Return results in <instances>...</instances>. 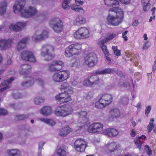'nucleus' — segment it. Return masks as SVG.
<instances>
[{
    "instance_id": "ea45409f",
    "label": "nucleus",
    "mask_w": 156,
    "mask_h": 156,
    "mask_svg": "<svg viewBox=\"0 0 156 156\" xmlns=\"http://www.w3.org/2000/svg\"><path fill=\"white\" fill-rule=\"evenodd\" d=\"M44 98L42 97H36L34 99V101L35 104L39 105L44 101Z\"/></svg>"
},
{
    "instance_id": "c85d7f7f",
    "label": "nucleus",
    "mask_w": 156,
    "mask_h": 156,
    "mask_svg": "<svg viewBox=\"0 0 156 156\" xmlns=\"http://www.w3.org/2000/svg\"><path fill=\"white\" fill-rule=\"evenodd\" d=\"M40 113L45 116L50 115L52 113L51 108L49 106H44L41 109Z\"/></svg>"
},
{
    "instance_id": "a19ab883",
    "label": "nucleus",
    "mask_w": 156,
    "mask_h": 156,
    "mask_svg": "<svg viewBox=\"0 0 156 156\" xmlns=\"http://www.w3.org/2000/svg\"><path fill=\"white\" fill-rule=\"evenodd\" d=\"M78 116L79 117L83 119V120H87L86 116L87 115V112L84 110H82L79 112H77Z\"/></svg>"
},
{
    "instance_id": "864d4df0",
    "label": "nucleus",
    "mask_w": 156,
    "mask_h": 156,
    "mask_svg": "<svg viewBox=\"0 0 156 156\" xmlns=\"http://www.w3.org/2000/svg\"><path fill=\"white\" fill-rule=\"evenodd\" d=\"M45 144L44 142L41 141L39 142L38 143V151L42 150L43 149V147Z\"/></svg>"
},
{
    "instance_id": "4c0bfd02",
    "label": "nucleus",
    "mask_w": 156,
    "mask_h": 156,
    "mask_svg": "<svg viewBox=\"0 0 156 156\" xmlns=\"http://www.w3.org/2000/svg\"><path fill=\"white\" fill-rule=\"evenodd\" d=\"M29 117L28 114H18L15 116L16 120H22L27 118Z\"/></svg>"
},
{
    "instance_id": "13d9d810",
    "label": "nucleus",
    "mask_w": 156,
    "mask_h": 156,
    "mask_svg": "<svg viewBox=\"0 0 156 156\" xmlns=\"http://www.w3.org/2000/svg\"><path fill=\"white\" fill-rule=\"evenodd\" d=\"M151 107L150 106H148L146 107L145 110V114L147 116L151 111Z\"/></svg>"
},
{
    "instance_id": "c03bdc74",
    "label": "nucleus",
    "mask_w": 156,
    "mask_h": 156,
    "mask_svg": "<svg viewBox=\"0 0 156 156\" xmlns=\"http://www.w3.org/2000/svg\"><path fill=\"white\" fill-rule=\"evenodd\" d=\"M90 81L89 77L85 79L83 82V85L88 87H91V83L90 82Z\"/></svg>"
},
{
    "instance_id": "5fc2aeb1",
    "label": "nucleus",
    "mask_w": 156,
    "mask_h": 156,
    "mask_svg": "<svg viewBox=\"0 0 156 156\" xmlns=\"http://www.w3.org/2000/svg\"><path fill=\"white\" fill-rule=\"evenodd\" d=\"M65 109H66L67 115L72 114L73 112V109L71 107L69 106L67 108H65Z\"/></svg>"
},
{
    "instance_id": "6e6d98bb",
    "label": "nucleus",
    "mask_w": 156,
    "mask_h": 156,
    "mask_svg": "<svg viewBox=\"0 0 156 156\" xmlns=\"http://www.w3.org/2000/svg\"><path fill=\"white\" fill-rule=\"evenodd\" d=\"M150 44L149 42L148 41H146L144 42V44L143 46V49L144 50H146L150 46Z\"/></svg>"
},
{
    "instance_id": "052dcab7",
    "label": "nucleus",
    "mask_w": 156,
    "mask_h": 156,
    "mask_svg": "<svg viewBox=\"0 0 156 156\" xmlns=\"http://www.w3.org/2000/svg\"><path fill=\"white\" fill-rule=\"evenodd\" d=\"M62 7L64 9H68L69 8V6L65 2H64L62 3Z\"/></svg>"
},
{
    "instance_id": "69168bd1",
    "label": "nucleus",
    "mask_w": 156,
    "mask_h": 156,
    "mask_svg": "<svg viewBox=\"0 0 156 156\" xmlns=\"http://www.w3.org/2000/svg\"><path fill=\"white\" fill-rule=\"evenodd\" d=\"M141 4L142 5L149 4V0H141Z\"/></svg>"
},
{
    "instance_id": "de8ad7c7",
    "label": "nucleus",
    "mask_w": 156,
    "mask_h": 156,
    "mask_svg": "<svg viewBox=\"0 0 156 156\" xmlns=\"http://www.w3.org/2000/svg\"><path fill=\"white\" fill-rule=\"evenodd\" d=\"M35 82L38 84L42 87H43L44 85V81L41 79L38 78L36 79L35 80Z\"/></svg>"
},
{
    "instance_id": "7c9ffc66",
    "label": "nucleus",
    "mask_w": 156,
    "mask_h": 156,
    "mask_svg": "<svg viewBox=\"0 0 156 156\" xmlns=\"http://www.w3.org/2000/svg\"><path fill=\"white\" fill-rule=\"evenodd\" d=\"M110 115L111 118L113 119V118H116L119 117L120 115V113L119 110L117 108H114L112 109L110 112Z\"/></svg>"
},
{
    "instance_id": "473e14b6",
    "label": "nucleus",
    "mask_w": 156,
    "mask_h": 156,
    "mask_svg": "<svg viewBox=\"0 0 156 156\" xmlns=\"http://www.w3.org/2000/svg\"><path fill=\"white\" fill-rule=\"evenodd\" d=\"M90 82L91 86H94L98 84L99 82L98 77L96 75H92L89 77Z\"/></svg>"
},
{
    "instance_id": "f8f14e48",
    "label": "nucleus",
    "mask_w": 156,
    "mask_h": 156,
    "mask_svg": "<svg viewBox=\"0 0 156 156\" xmlns=\"http://www.w3.org/2000/svg\"><path fill=\"white\" fill-rule=\"evenodd\" d=\"M20 56L22 59L25 61L32 62H35L36 61L33 53L28 50L22 51L21 53Z\"/></svg>"
},
{
    "instance_id": "4468645a",
    "label": "nucleus",
    "mask_w": 156,
    "mask_h": 156,
    "mask_svg": "<svg viewBox=\"0 0 156 156\" xmlns=\"http://www.w3.org/2000/svg\"><path fill=\"white\" fill-rule=\"evenodd\" d=\"M27 26V23L25 22H18L10 24L9 25V28L11 30L17 32L22 30Z\"/></svg>"
},
{
    "instance_id": "cd10ccee",
    "label": "nucleus",
    "mask_w": 156,
    "mask_h": 156,
    "mask_svg": "<svg viewBox=\"0 0 156 156\" xmlns=\"http://www.w3.org/2000/svg\"><path fill=\"white\" fill-rule=\"evenodd\" d=\"M86 18L81 16L76 17L74 21V24L76 26H79L86 23Z\"/></svg>"
},
{
    "instance_id": "a18cd8bd",
    "label": "nucleus",
    "mask_w": 156,
    "mask_h": 156,
    "mask_svg": "<svg viewBox=\"0 0 156 156\" xmlns=\"http://www.w3.org/2000/svg\"><path fill=\"white\" fill-rule=\"evenodd\" d=\"M11 108L15 109H17L21 108V104L20 103H12L10 105Z\"/></svg>"
},
{
    "instance_id": "e2e57ef3",
    "label": "nucleus",
    "mask_w": 156,
    "mask_h": 156,
    "mask_svg": "<svg viewBox=\"0 0 156 156\" xmlns=\"http://www.w3.org/2000/svg\"><path fill=\"white\" fill-rule=\"evenodd\" d=\"M129 84L128 82H124V83L123 84V85L121 84L120 83L119 84V87H127L129 86Z\"/></svg>"
},
{
    "instance_id": "1a4fd4ad",
    "label": "nucleus",
    "mask_w": 156,
    "mask_h": 156,
    "mask_svg": "<svg viewBox=\"0 0 156 156\" xmlns=\"http://www.w3.org/2000/svg\"><path fill=\"white\" fill-rule=\"evenodd\" d=\"M50 27L56 33H59L62 30V23L58 18H54L52 19L49 22Z\"/></svg>"
},
{
    "instance_id": "58836bf2",
    "label": "nucleus",
    "mask_w": 156,
    "mask_h": 156,
    "mask_svg": "<svg viewBox=\"0 0 156 156\" xmlns=\"http://www.w3.org/2000/svg\"><path fill=\"white\" fill-rule=\"evenodd\" d=\"M71 9L76 12H81V13H84V11L82 8H79L76 5H73L70 6Z\"/></svg>"
},
{
    "instance_id": "bb28decb",
    "label": "nucleus",
    "mask_w": 156,
    "mask_h": 156,
    "mask_svg": "<svg viewBox=\"0 0 156 156\" xmlns=\"http://www.w3.org/2000/svg\"><path fill=\"white\" fill-rule=\"evenodd\" d=\"M72 131V129L68 126H66L62 128L59 131V135L62 137L66 136Z\"/></svg>"
},
{
    "instance_id": "c9c22d12",
    "label": "nucleus",
    "mask_w": 156,
    "mask_h": 156,
    "mask_svg": "<svg viewBox=\"0 0 156 156\" xmlns=\"http://www.w3.org/2000/svg\"><path fill=\"white\" fill-rule=\"evenodd\" d=\"M102 41V40H101L99 41L98 42V44L99 45L100 47L101 48L103 51L104 52V54H105V56L108 55V52L107 50V47L104 44L106 42H102V43H101V42Z\"/></svg>"
},
{
    "instance_id": "39448f33",
    "label": "nucleus",
    "mask_w": 156,
    "mask_h": 156,
    "mask_svg": "<svg viewBox=\"0 0 156 156\" xmlns=\"http://www.w3.org/2000/svg\"><path fill=\"white\" fill-rule=\"evenodd\" d=\"M90 36L89 30L85 27H81L73 34L74 37L77 40H82L89 38Z\"/></svg>"
},
{
    "instance_id": "f257e3e1",
    "label": "nucleus",
    "mask_w": 156,
    "mask_h": 156,
    "mask_svg": "<svg viewBox=\"0 0 156 156\" xmlns=\"http://www.w3.org/2000/svg\"><path fill=\"white\" fill-rule=\"evenodd\" d=\"M106 5L112 7L109 10V13L107 17L108 24L113 26H118L123 20L124 13L119 8V2L117 0H104Z\"/></svg>"
},
{
    "instance_id": "338daca9",
    "label": "nucleus",
    "mask_w": 156,
    "mask_h": 156,
    "mask_svg": "<svg viewBox=\"0 0 156 156\" xmlns=\"http://www.w3.org/2000/svg\"><path fill=\"white\" fill-rule=\"evenodd\" d=\"M114 54L117 56H119L121 55L120 51L118 49L114 51Z\"/></svg>"
},
{
    "instance_id": "b1692460",
    "label": "nucleus",
    "mask_w": 156,
    "mask_h": 156,
    "mask_svg": "<svg viewBox=\"0 0 156 156\" xmlns=\"http://www.w3.org/2000/svg\"><path fill=\"white\" fill-rule=\"evenodd\" d=\"M12 41L11 40H2L0 41V49L4 50L9 48L11 46Z\"/></svg>"
},
{
    "instance_id": "bf43d9fd",
    "label": "nucleus",
    "mask_w": 156,
    "mask_h": 156,
    "mask_svg": "<svg viewBox=\"0 0 156 156\" xmlns=\"http://www.w3.org/2000/svg\"><path fill=\"white\" fill-rule=\"evenodd\" d=\"M150 4L142 5L143 10L145 12L149 10L150 9Z\"/></svg>"
},
{
    "instance_id": "20e7f679",
    "label": "nucleus",
    "mask_w": 156,
    "mask_h": 156,
    "mask_svg": "<svg viewBox=\"0 0 156 156\" xmlns=\"http://www.w3.org/2000/svg\"><path fill=\"white\" fill-rule=\"evenodd\" d=\"M82 49V45L79 43L71 44L66 47L65 55L66 57H69L74 55H78Z\"/></svg>"
},
{
    "instance_id": "a878e982",
    "label": "nucleus",
    "mask_w": 156,
    "mask_h": 156,
    "mask_svg": "<svg viewBox=\"0 0 156 156\" xmlns=\"http://www.w3.org/2000/svg\"><path fill=\"white\" fill-rule=\"evenodd\" d=\"M6 154L8 156H21V152L18 149H7Z\"/></svg>"
},
{
    "instance_id": "603ef678",
    "label": "nucleus",
    "mask_w": 156,
    "mask_h": 156,
    "mask_svg": "<svg viewBox=\"0 0 156 156\" xmlns=\"http://www.w3.org/2000/svg\"><path fill=\"white\" fill-rule=\"evenodd\" d=\"M134 142L137 147L140 150L141 147V146L142 144L141 142L138 139H136L134 140Z\"/></svg>"
},
{
    "instance_id": "2eb2a0df",
    "label": "nucleus",
    "mask_w": 156,
    "mask_h": 156,
    "mask_svg": "<svg viewBox=\"0 0 156 156\" xmlns=\"http://www.w3.org/2000/svg\"><path fill=\"white\" fill-rule=\"evenodd\" d=\"M66 92L58 94L55 96L56 99L60 103L67 102L71 100V96Z\"/></svg>"
},
{
    "instance_id": "72a5a7b5",
    "label": "nucleus",
    "mask_w": 156,
    "mask_h": 156,
    "mask_svg": "<svg viewBox=\"0 0 156 156\" xmlns=\"http://www.w3.org/2000/svg\"><path fill=\"white\" fill-rule=\"evenodd\" d=\"M7 6V2L6 1L2 2L0 4V15L4 14L6 12Z\"/></svg>"
},
{
    "instance_id": "5701e85b",
    "label": "nucleus",
    "mask_w": 156,
    "mask_h": 156,
    "mask_svg": "<svg viewBox=\"0 0 156 156\" xmlns=\"http://www.w3.org/2000/svg\"><path fill=\"white\" fill-rule=\"evenodd\" d=\"M61 89L62 90H64L65 92L69 94H72L74 92L73 88L66 82L64 83L61 85Z\"/></svg>"
},
{
    "instance_id": "09e8293b",
    "label": "nucleus",
    "mask_w": 156,
    "mask_h": 156,
    "mask_svg": "<svg viewBox=\"0 0 156 156\" xmlns=\"http://www.w3.org/2000/svg\"><path fill=\"white\" fill-rule=\"evenodd\" d=\"M46 124L50 126H52L55 125V122L53 120L51 119L48 118Z\"/></svg>"
},
{
    "instance_id": "774afa93",
    "label": "nucleus",
    "mask_w": 156,
    "mask_h": 156,
    "mask_svg": "<svg viewBox=\"0 0 156 156\" xmlns=\"http://www.w3.org/2000/svg\"><path fill=\"white\" fill-rule=\"evenodd\" d=\"M12 63L11 60L9 57L7 58L6 63L7 65H10Z\"/></svg>"
},
{
    "instance_id": "ddd939ff",
    "label": "nucleus",
    "mask_w": 156,
    "mask_h": 156,
    "mask_svg": "<svg viewBox=\"0 0 156 156\" xmlns=\"http://www.w3.org/2000/svg\"><path fill=\"white\" fill-rule=\"evenodd\" d=\"M37 12L35 7L30 6L26 8L24 12H22L21 16L24 18H28L34 16L37 14Z\"/></svg>"
},
{
    "instance_id": "f704fd0d",
    "label": "nucleus",
    "mask_w": 156,
    "mask_h": 156,
    "mask_svg": "<svg viewBox=\"0 0 156 156\" xmlns=\"http://www.w3.org/2000/svg\"><path fill=\"white\" fill-rule=\"evenodd\" d=\"M34 83V80L30 79L26 81L23 82L21 83L22 85L24 87H28L32 85Z\"/></svg>"
},
{
    "instance_id": "c756f323",
    "label": "nucleus",
    "mask_w": 156,
    "mask_h": 156,
    "mask_svg": "<svg viewBox=\"0 0 156 156\" xmlns=\"http://www.w3.org/2000/svg\"><path fill=\"white\" fill-rule=\"evenodd\" d=\"M154 121V119L153 118L150 119V122L147 126V130L149 133H150L153 129V132L156 133V124L153 125Z\"/></svg>"
},
{
    "instance_id": "6ab92c4d",
    "label": "nucleus",
    "mask_w": 156,
    "mask_h": 156,
    "mask_svg": "<svg viewBox=\"0 0 156 156\" xmlns=\"http://www.w3.org/2000/svg\"><path fill=\"white\" fill-rule=\"evenodd\" d=\"M103 125L101 123L97 122L90 125L88 128L89 132H99L102 131Z\"/></svg>"
},
{
    "instance_id": "dca6fc26",
    "label": "nucleus",
    "mask_w": 156,
    "mask_h": 156,
    "mask_svg": "<svg viewBox=\"0 0 156 156\" xmlns=\"http://www.w3.org/2000/svg\"><path fill=\"white\" fill-rule=\"evenodd\" d=\"M84 60L86 64L89 67H92L97 62V59L95 54L90 53L86 57Z\"/></svg>"
},
{
    "instance_id": "79ce46f5",
    "label": "nucleus",
    "mask_w": 156,
    "mask_h": 156,
    "mask_svg": "<svg viewBox=\"0 0 156 156\" xmlns=\"http://www.w3.org/2000/svg\"><path fill=\"white\" fill-rule=\"evenodd\" d=\"M115 37V35L114 34H112L108 36L107 37L102 40V41L101 43H102V42H107L108 41L111 40Z\"/></svg>"
},
{
    "instance_id": "4d7b16f0",
    "label": "nucleus",
    "mask_w": 156,
    "mask_h": 156,
    "mask_svg": "<svg viewBox=\"0 0 156 156\" xmlns=\"http://www.w3.org/2000/svg\"><path fill=\"white\" fill-rule=\"evenodd\" d=\"M8 113V112L6 110L2 108H0V115H6Z\"/></svg>"
},
{
    "instance_id": "aec40b11",
    "label": "nucleus",
    "mask_w": 156,
    "mask_h": 156,
    "mask_svg": "<svg viewBox=\"0 0 156 156\" xmlns=\"http://www.w3.org/2000/svg\"><path fill=\"white\" fill-rule=\"evenodd\" d=\"M31 67L27 64L22 65L19 69V73L21 75H26L30 72Z\"/></svg>"
},
{
    "instance_id": "423d86ee",
    "label": "nucleus",
    "mask_w": 156,
    "mask_h": 156,
    "mask_svg": "<svg viewBox=\"0 0 156 156\" xmlns=\"http://www.w3.org/2000/svg\"><path fill=\"white\" fill-rule=\"evenodd\" d=\"M48 37V33L46 30H40L36 31L32 37V40L35 42H39Z\"/></svg>"
},
{
    "instance_id": "680f3d73",
    "label": "nucleus",
    "mask_w": 156,
    "mask_h": 156,
    "mask_svg": "<svg viewBox=\"0 0 156 156\" xmlns=\"http://www.w3.org/2000/svg\"><path fill=\"white\" fill-rule=\"evenodd\" d=\"M122 3L128 5L130 3L131 0H119Z\"/></svg>"
},
{
    "instance_id": "8fccbe9b",
    "label": "nucleus",
    "mask_w": 156,
    "mask_h": 156,
    "mask_svg": "<svg viewBox=\"0 0 156 156\" xmlns=\"http://www.w3.org/2000/svg\"><path fill=\"white\" fill-rule=\"evenodd\" d=\"M145 150L147 152V154L149 156H151L152 154V151L151 148L148 145H146L145 146Z\"/></svg>"
},
{
    "instance_id": "3c124183",
    "label": "nucleus",
    "mask_w": 156,
    "mask_h": 156,
    "mask_svg": "<svg viewBox=\"0 0 156 156\" xmlns=\"http://www.w3.org/2000/svg\"><path fill=\"white\" fill-rule=\"evenodd\" d=\"M78 83V78H76L75 79H72L71 80L70 83L73 86H75Z\"/></svg>"
},
{
    "instance_id": "49530a36",
    "label": "nucleus",
    "mask_w": 156,
    "mask_h": 156,
    "mask_svg": "<svg viewBox=\"0 0 156 156\" xmlns=\"http://www.w3.org/2000/svg\"><path fill=\"white\" fill-rule=\"evenodd\" d=\"M93 92L89 91L84 96V97L87 99H90L93 97Z\"/></svg>"
},
{
    "instance_id": "6e6552de",
    "label": "nucleus",
    "mask_w": 156,
    "mask_h": 156,
    "mask_svg": "<svg viewBox=\"0 0 156 156\" xmlns=\"http://www.w3.org/2000/svg\"><path fill=\"white\" fill-rule=\"evenodd\" d=\"M64 66V63L60 60H54L49 64L47 67V70L50 72L58 71Z\"/></svg>"
},
{
    "instance_id": "0eeeda50",
    "label": "nucleus",
    "mask_w": 156,
    "mask_h": 156,
    "mask_svg": "<svg viewBox=\"0 0 156 156\" xmlns=\"http://www.w3.org/2000/svg\"><path fill=\"white\" fill-rule=\"evenodd\" d=\"M69 71L63 70L54 73L52 76V80L54 82H60L66 80L69 77Z\"/></svg>"
},
{
    "instance_id": "412c9836",
    "label": "nucleus",
    "mask_w": 156,
    "mask_h": 156,
    "mask_svg": "<svg viewBox=\"0 0 156 156\" xmlns=\"http://www.w3.org/2000/svg\"><path fill=\"white\" fill-rule=\"evenodd\" d=\"M29 41V38L28 37L24 38L19 41L16 45V50L18 51H21L26 46V44Z\"/></svg>"
},
{
    "instance_id": "0e129e2a",
    "label": "nucleus",
    "mask_w": 156,
    "mask_h": 156,
    "mask_svg": "<svg viewBox=\"0 0 156 156\" xmlns=\"http://www.w3.org/2000/svg\"><path fill=\"white\" fill-rule=\"evenodd\" d=\"M48 118H45L43 117H41L39 118L38 120L39 121H40L41 122H43L45 123H46L47 121Z\"/></svg>"
},
{
    "instance_id": "9d476101",
    "label": "nucleus",
    "mask_w": 156,
    "mask_h": 156,
    "mask_svg": "<svg viewBox=\"0 0 156 156\" xmlns=\"http://www.w3.org/2000/svg\"><path fill=\"white\" fill-rule=\"evenodd\" d=\"M87 146V142L81 138H78L76 139L74 143L75 148L78 152H83Z\"/></svg>"
},
{
    "instance_id": "7ed1b4c3",
    "label": "nucleus",
    "mask_w": 156,
    "mask_h": 156,
    "mask_svg": "<svg viewBox=\"0 0 156 156\" xmlns=\"http://www.w3.org/2000/svg\"><path fill=\"white\" fill-rule=\"evenodd\" d=\"M113 97L110 94L103 95L95 103V107L98 108H102L110 104L112 101Z\"/></svg>"
},
{
    "instance_id": "37998d69",
    "label": "nucleus",
    "mask_w": 156,
    "mask_h": 156,
    "mask_svg": "<svg viewBox=\"0 0 156 156\" xmlns=\"http://www.w3.org/2000/svg\"><path fill=\"white\" fill-rule=\"evenodd\" d=\"M12 95L13 98L15 99H18L22 97V94L18 91H14Z\"/></svg>"
},
{
    "instance_id": "4be33fe9",
    "label": "nucleus",
    "mask_w": 156,
    "mask_h": 156,
    "mask_svg": "<svg viewBox=\"0 0 156 156\" xmlns=\"http://www.w3.org/2000/svg\"><path fill=\"white\" fill-rule=\"evenodd\" d=\"M105 134L110 137H114L117 136L119 132L117 130L114 128L107 129L103 131Z\"/></svg>"
},
{
    "instance_id": "e433bc0d",
    "label": "nucleus",
    "mask_w": 156,
    "mask_h": 156,
    "mask_svg": "<svg viewBox=\"0 0 156 156\" xmlns=\"http://www.w3.org/2000/svg\"><path fill=\"white\" fill-rule=\"evenodd\" d=\"M113 72V70L110 68H106L101 70H97L96 72V73L97 74H103L107 73H110Z\"/></svg>"
},
{
    "instance_id": "9b49d317",
    "label": "nucleus",
    "mask_w": 156,
    "mask_h": 156,
    "mask_svg": "<svg viewBox=\"0 0 156 156\" xmlns=\"http://www.w3.org/2000/svg\"><path fill=\"white\" fill-rule=\"evenodd\" d=\"M104 148L105 151L108 153L114 152L117 154L120 152V150H118V147L114 142L107 144L105 146Z\"/></svg>"
},
{
    "instance_id": "2f4dec72",
    "label": "nucleus",
    "mask_w": 156,
    "mask_h": 156,
    "mask_svg": "<svg viewBox=\"0 0 156 156\" xmlns=\"http://www.w3.org/2000/svg\"><path fill=\"white\" fill-rule=\"evenodd\" d=\"M56 152L58 155L60 156H65L67 155V153L63 146H60L57 148Z\"/></svg>"
},
{
    "instance_id": "f03ea898",
    "label": "nucleus",
    "mask_w": 156,
    "mask_h": 156,
    "mask_svg": "<svg viewBox=\"0 0 156 156\" xmlns=\"http://www.w3.org/2000/svg\"><path fill=\"white\" fill-rule=\"evenodd\" d=\"M54 51L55 48L53 45L49 44H45L41 47V54L45 58V60L50 61L54 56Z\"/></svg>"
},
{
    "instance_id": "a211bd4d",
    "label": "nucleus",
    "mask_w": 156,
    "mask_h": 156,
    "mask_svg": "<svg viewBox=\"0 0 156 156\" xmlns=\"http://www.w3.org/2000/svg\"><path fill=\"white\" fill-rule=\"evenodd\" d=\"M25 3L24 0H18L16 3L13 6V11L15 13H18L21 12V15L22 12H24V9H23L24 7Z\"/></svg>"
},
{
    "instance_id": "393cba45",
    "label": "nucleus",
    "mask_w": 156,
    "mask_h": 156,
    "mask_svg": "<svg viewBox=\"0 0 156 156\" xmlns=\"http://www.w3.org/2000/svg\"><path fill=\"white\" fill-rule=\"evenodd\" d=\"M55 114L58 116L65 117L67 116L66 109L62 106L57 107L54 111Z\"/></svg>"
},
{
    "instance_id": "f3484780",
    "label": "nucleus",
    "mask_w": 156,
    "mask_h": 156,
    "mask_svg": "<svg viewBox=\"0 0 156 156\" xmlns=\"http://www.w3.org/2000/svg\"><path fill=\"white\" fill-rule=\"evenodd\" d=\"M14 80L13 77H11L9 79L5 80L0 85V95L4 96L6 94V90L9 89V87L8 86L11 82Z\"/></svg>"
}]
</instances>
